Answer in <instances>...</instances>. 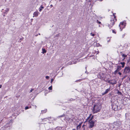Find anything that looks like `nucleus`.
Returning <instances> with one entry per match:
<instances>
[{
    "instance_id": "1",
    "label": "nucleus",
    "mask_w": 130,
    "mask_h": 130,
    "mask_svg": "<svg viewBox=\"0 0 130 130\" xmlns=\"http://www.w3.org/2000/svg\"><path fill=\"white\" fill-rule=\"evenodd\" d=\"M117 20L116 17H113L111 18L109 23L108 25V26L110 28L112 27L114 25L115 22Z\"/></svg>"
},
{
    "instance_id": "2",
    "label": "nucleus",
    "mask_w": 130,
    "mask_h": 130,
    "mask_svg": "<svg viewBox=\"0 0 130 130\" xmlns=\"http://www.w3.org/2000/svg\"><path fill=\"white\" fill-rule=\"evenodd\" d=\"M101 106L99 104L94 105L92 110L93 112L94 113H95L99 112L101 109Z\"/></svg>"
},
{
    "instance_id": "3",
    "label": "nucleus",
    "mask_w": 130,
    "mask_h": 130,
    "mask_svg": "<svg viewBox=\"0 0 130 130\" xmlns=\"http://www.w3.org/2000/svg\"><path fill=\"white\" fill-rule=\"evenodd\" d=\"M113 128L114 130H116L118 128H119L121 124V122L119 121H117L116 122H115L113 123Z\"/></svg>"
},
{
    "instance_id": "4",
    "label": "nucleus",
    "mask_w": 130,
    "mask_h": 130,
    "mask_svg": "<svg viewBox=\"0 0 130 130\" xmlns=\"http://www.w3.org/2000/svg\"><path fill=\"white\" fill-rule=\"evenodd\" d=\"M92 117L89 120V128H91L93 127L94 125V122L92 120Z\"/></svg>"
},
{
    "instance_id": "5",
    "label": "nucleus",
    "mask_w": 130,
    "mask_h": 130,
    "mask_svg": "<svg viewBox=\"0 0 130 130\" xmlns=\"http://www.w3.org/2000/svg\"><path fill=\"white\" fill-rule=\"evenodd\" d=\"M9 8L7 6H5L2 10V11L4 13L7 14L9 10Z\"/></svg>"
},
{
    "instance_id": "6",
    "label": "nucleus",
    "mask_w": 130,
    "mask_h": 130,
    "mask_svg": "<svg viewBox=\"0 0 130 130\" xmlns=\"http://www.w3.org/2000/svg\"><path fill=\"white\" fill-rule=\"evenodd\" d=\"M125 24L126 23L125 22H123L120 23L119 25V26L120 27V29L122 28V29L121 30H122L123 28H124L125 27Z\"/></svg>"
},
{
    "instance_id": "7",
    "label": "nucleus",
    "mask_w": 130,
    "mask_h": 130,
    "mask_svg": "<svg viewBox=\"0 0 130 130\" xmlns=\"http://www.w3.org/2000/svg\"><path fill=\"white\" fill-rule=\"evenodd\" d=\"M124 72L125 73H130V67H125L124 69Z\"/></svg>"
},
{
    "instance_id": "8",
    "label": "nucleus",
    "mask_w": 130,
    "mask_h": 130,
    "mask_svg": "<svg viewBox=\"0 0 130 130\" xmlns=\"http://www.w3.org/2000/svg\"><path fill=\"white\" fill-rule=\"evenodd\" d=\"M121 66H117V69L114 72V73L116 75L118 72L120 70H121Z\"/></svg>"
},
{
    "instance_id": "9",
    "label": "nucleus",
    "mask_w": 130,
    "mask_h": 130,
    "mask_svg": "<svg viewBox=\"0 0 130 130\" xmlns=\"http://www.w3.org/2000/svg\"><path fill=\"white\" fill-rule=\"evenodd\" d=\"M110 90V88H109L107 89H106L105 91L104 92V93L103 94V95L107 93L108 91H109Z\"/></svg>"
},
{
    "instance_id": "10",
    "label": "nucleus",
    "mask_w": 130,
    "mask_h": 130,
    "mask_svg": "<svg viewBox=\"0 0 130 130\" xmlns=\"http://www.w3.org/2000/svg\"><path fill=\"white\" fill-rule=\"evenodd\" d=\"M44 7L42 5H41L40 7L39 8V11L41 12L42 10V9L44 8Z\"/></svg>"
},
{
    "instance_id": "11",
    "label": "nucleus",
    "mask_w": 130,
    "mask_h": 130,
    "mask_svg": "<svg viewBox=\"0 0 130 130\" xmlns=\"http://www.w3.org/2000/svg\"><path fill=\"white\" fill-rule=\"evenodd\" d=\"M39 13L38 12H34V16H37L39 14Z\"/></svg>"
},
{
    "instance_id": "12",
    "label": "nucleus",
    "mask_w": 130,
    "mask_h": 130,
    "mask_svg": "<svg viewBox=\"0 0 130 130\" xmlns=\"http://www.w3.org/2000/svg\"><path fill=\"white\" fill-rule=\"evenodd\" d=\"M108 83H110L111 84H116L117 83V82L116 80H115L114 82H110L109 81L108 82Z\"/></svg>"
},
{
    "instance_id": "13",
    "label": "nucleus",
    "mask_w": 130,
    "mask_h": 130,
    "mask_svg": "<svg viewBox=\"0 0 130 130\" xmlns=\"http://www.w3.org/2000/svg\"><path fill=\"white\" fill-rule=\"evenodd\" d=\"M42 53L43 54H44L46 52V51L45 49L42 48Z\"/></svg>"
},
{
    "instance_id": "14",
    "label": "nucleus",
    "mask_w": 130,
    "mask_h": 130,
    "mask_svg": "<svg viewBox=\"0 0 130 130\" xmlns=\"http://www.w3.org/2000/svg\"><path fill=\"white\" fill-rule=\"evenodd\" d=\"M120 64L122 65V68H123L124 66V65L125 64V63L124 62H121Z\"/></svg>"
},
{
    "instance_id": "15",
    "label": "nucleus",
    "mask_w": 130,
    "mask_h": 130,
    "mask_svg": "<svg viewBox=\"0 0 130 130\" xmlns=\"http://www.w3.org/2000/svg\"><path fill=\"white\" fill-rule=\"evenodd\" d=\"M65 116V115L64 114H63L62 115H60V116H58V118L62 117H63Z\"/></svg>"
},
{
    "instance_id": "16",
    "label": "nucleus",
    "mask_w": 130,
    "mask_h": 130,
    "mask_svg": "<svg viewBox=\"0 0 130 130\" xmlns=\"http://www.w3.org/2000/svg\"><path fill=\"white\" fill-rule=\"evenodd\" d=\"M96 22L98 23L101 24V22L100 21H99L98 20H96Z\"/></svg>"
},
{
    "instance_id": "17",
    "label": "nucleus",
    "mask_w": 130,
    "mask_h": 130,
    "mask_svg": "<svg viewBox=\"0 0 130 130\" xmlns=\"http://www.w3.org/2000/svg\"><path fill=\"white\" fill-rule=\"evenodd\" d=\"M48 89L50 90H52V86H51L48 87Z\"/></svg>"
},
{
    "instance_id": "18",
    "label": "nucleus",
    "mask_w": 130,
    "mask_h": 130,
    "mask_svg": "<svg viewBox=\"0 0 130 130\" xmlns=\"http://www.w3.org/2000/svg\"><path fill=\"white\" fill-rule=\"evenodd\" d=\"M90 35L92 36H95V34H92V33H91L90 34Z\"/></svg>"
},
{
    "instance_id": "19",
    "label": "nucleus",
    "mask_w": 130,
    "mask_h": 130,
    "mask_svg": "<svg viewBox=\"0 0 130 130\" xmlns=\"http://www.w3.org/2000/svg\"><path fill=\"white\" fill-rule=\"evenodd\" d=\"M46 110H42V113H44V112H45L46 111Z\"/></svg>"
},
{
    "instance_id": "20",
    "label": "nucleus",
    "mask_w": 130,
    "mask_h": 130,
    "mask_svg": "<svg viewBox=\"0 0 130 130\" xmlns=\"http://www.w3.org/2000/svg\"><path fill=\"white\" fill-rule=\"evenodd\" d=\"M112 32L113 33H114L115 34H116V32L114 30H112Z\"/></svg>"
},
{
    "instance_id": "21",
    "label": "nucleus",
    "mask_w": 130,
    "mask_h": 130,
    "mask_svg": "<svg viewBox=\"0 0 130 130\" xmlns=\"http://www.w3.org/2000/svg\"><path fill=\"white\" fill-rule=\"evenodd\" d=\"M34 90V89H31V90H30V92H32V91Z\"/></svg>"
},
{
    "instance_id": "22",
    "label": "nucleus",
    "mask_w": 130,
    "mask_h": 130,
    "mask_svg": "<svg viewBox=\"0 0 130 130\" xmlns=\"http://www.w3.org/2000/svg\"><path fill=\"white\" fill-rule=\"evenodd\" d=\"M118 93L119 94H121V92H120L119 91H118Z\"/></svg>"
},
{
    "instance_id": "23",
    "label": "nucleus",
    "mask_w": 130,
    "mask_h": 130,
    "mask_svg": "<svg viewBox=\"0 0 130 130\" xmlns=\"http://www.w3.org/2000/svg\"><path fill=\"white\" fill-rule=\"evenodd\" d=\"M28 108H29V107L28 106H26V107H25V109H27Z\"/></svg>"
},
{
    "instance_id": "24",
    "label": "nucleus",
    "mask_w": 130,
    "mask_h": 130,
    "mask_svg": "<svg viewBox=\"0 0 130 130\" xmlns=\"http://www.w3.org/2000/svg\"><path fill=\"white\" fill-rule=\"evenodd\" d=\"M45 78L47 79H48L49 78V77L48 76H46L45 77Z\"/></svg>"
},
{
    "instance_id": "25",
    "label": "nucleus",
    "mask_w": 130,
    "mask_h": 130,
    "mask_svg": "<svg viewBox=\"0 0 130 130\" xmlns=\"http://www.w3.org/2000/svg\"><path fill=\"white\" fill-rule=\"evenodd\" d=\"M118 74L119 75H121L122 74L120 72H119Z\"/></svg>"
},
{
    "instance_id": "26",
    "label": "nucleus",
    "mask_w": 130,
    "mask_h": 130,
    "mask_svg": "<svg viewBox=\"0 0 130 130\" xmlns=\"http://www.w3.org/2000/svg\"><path fill=\"white\" fill-rule=\"evenodd\" d=\"M53 80H54V79H51V83H52V82L53 81Z\"/></svg>"
},
{
    "instance_id": "27",
    "label": "nucleus",
    "mask_w": 130,
    "mask_h": 130,
    "mask_svg": "<svg viewBox=\"0 0 130 130\" xmlns=\"http://www.w3.org/2000/svg\"><path fill=\"white\" fill-rule=\"evenodd\" d=\"M122 56L123 57H126V55H125L124 54H123L122 55Z\"/></svg>"
},
{
    "instance_id": "28",
    "label": "nucleus",
    "mask_w": 130,
    "mask_h": 130,
    "mask_svg": "<svg viewBox=\"0 0 130 130\" xmlns=\"http://www.w3.org/2000/svg\"><path fill=\"white\" fill-rule=\"evenodd\" d=\"M51 118V117H48V118H46V119H48L49 120Z\"/></svg>"
},
{
    "instance_id": "29",
    "label": "nucleus",
    "mask_w": 130,
    "mask_h": 130,
    "mask_svg": "<svg viewBox=\"0 0 130 130\" xmlns=\"http://www.w3.org/2000/svg\"><path fill=\"white\" fill-rule=\"evenodd\" d=\"M90 115L88 117V118L87 119H89L90 118Z\"/></svg>"
},
{
    "instance_id": "30",
    "label": "nucleus",
    "mask_w": 130,
    "mask_h": 130,
    "mask_svg": "<svg viewBox=\"0 0 130 130\" xmlns=\"http://www.w3.org/2000/svg\"><path fill=\"white\" fill-rule=\"evenodd\" d=\"M2 87V85H0V88H1Z\"/></svg>"
},
{
    "instance_id": "31",
    "label": "nucleus",
    "mask_w": 130,
    "mask_h": 130,
    "mask_svg": "<svg viewBox=\"0 0 130 130\" xmlns=\"http://www.w3.org/2000/svg\"><path fill=\"white\" fill-rule=\"evenodd\" d=\"M50 6H51V7H52L53 6V5H50Z\"/></svg>"
},
{
    "instance_id": "32",
    "label": "nucleus",
    "mask_w": 130,
    "mask_h": 130,
    "mask_svg": "<svg viewBox=\"0 0 130 130\" xmlns=\"http://www.w3.org/2000/svg\"><path fill=\"white\" fill-rule=\"evenodd\" d=\"M125 36V35H123L122 36V37H124Z\"/></svg>"
},
{
    "instance_id": "33",
    "label": "nucleus",
    "mask_w": 130,
    "mask_h": 130,
    "mask_svg": "<svg viewBox=\"0 0 130 130\" xmlns=\"http://www.w3.org/2000/svg\"><path fill=\"white\" fill-rule=\"evenodd\" d=\"M10 123H11L12 122V121H11V120H10Z\"/></svg>"
},
{
    "instance_id": "34",
    "label": "nucleus",
    "mask_w": 130,
    "mask_h": 130,
    "mask_svg": "<svg viewBox=\"0 0 130 130\" xmlns=\"http://www.w3.org/2000/svg\"><path fill=\"white\" fill-rule=\"evenodd\" d=\"M87 71H85V73H87H87H87Z\"/></svg>"
},
{
    "instance_id": "35",
    "label": "nucleus",
    "mask_w": 130,
    "mask_h": 130,
    "mask_svg": "<svg viewBox=\"0 0 130 130\" xmlns=\"http://www.w3.org/2000/svg\"><path fill=\"white\" fill-rule=\"evenodd\" d=\"M72 100H73V99H70L71 101H72Z\"/></svg>"
},
{
    "instance_id": "36",
    "label": "nucleus",
    "mask_w": 130,
    "mask_h": 130,
    "mask_svg": "<svg viewBox=\"0 0 130 130\" xmlns=\"http://www.w3.org/2000/svg\"><path fill=\"white\" fill-rule=\"evenodd\" d=\"M99 27H100V26H100V25H99Z\"/></svg>"
},
{
    "instance_id": "37",
    "label": "nucleus",
    "mask_w": 130,
    "mask_h": 130,
    "mask_svg": "<svg viewBox=\"0 0 130 130\" xmlns=\"http://www.w3.org/2000/svg\"><path fill=\"white\" fill-rule=\"evenodd\" d=\"M59 1H61L62 0H59Z\"/></svg>"
},
{
    "instance_id": "38",
    "label": "nucleus",
    "mask_w": 130,
    "mask_h": 130,
    "mask_svg": "<svg viewBox=\"0 0 130 130\" xmlns=\"http://www.w3.org/2000/svg\"><path fill=\"white\" fill-rule=\"evenodd\" d=\"M72 130H75V129H73Z\"/></svg>"
},
{
    "instance_id": "39",
    "label": "nucleus",
    "mask_w": 130,
    "mask_h": 130,
    "mask_svg": "<svg viewBox=\"0 0 130 130\" xmlns=\"http://www.w3.org/2000/svg\"><path fill=\"white\" fill-rule=\"evenodd\" d=\"M109 41H110L109 40V41H108V42H109Z\"/></svg>"
},
{
    "instance_id": "40",
    "label": "nucleus",
    "mask_w": 130,
    "mask_h": 130,
    "mask_svg": "<svg viewBox=\"0 0 130 130\" xmlns=\"http://www.w3.org/2000/svg\"><path fill=\"white\" fill-rule=\"evenodd\" d=\"M100 1H102V0H100Z\"/></svg>"
},
{
    "instance_id": "41",
    "label": "nucleus",
    "mask_w": 130,
    "mask_h": 130,
    "mask_svg": "<svg viewBox=\"0 0 130 130\" xmlns=\"http://www.w3.org/2000/svg\"><path fill=\"white\" fill-rule=\"evenodd\" d=\"M39 35H40V34H39Z\"/></svg>"
},
{
    "instance_id": "42",
    "label": "nucleus",
    "mask_w": 130,
    "mask_h": 130,
    "mask_svg": "<svg viewBox=\"0 0 130 130\" xmlns=\"http://www.w3.org/2000/svg\"><path fill=\"white\" fill-rule=\"evenodd\" d=\"M129 80H130V78H129Z\"/></svg>"
},
{
    "instance_id": "43",
    "label": "nucleus",
    "mask_w": 130,
    "mask_h": 130,
    "mask_svg": "<svg viewBox=\"0 0 130 130\" xmlns=\"http://www.w3.org/2000/svg\"><path fill=\"white\" fill-rule=\"evenodd\" d=\"M113 15H115L114 14H113Z\"/></svg>"
}]
</instances>
